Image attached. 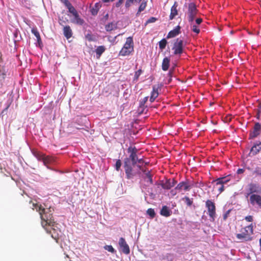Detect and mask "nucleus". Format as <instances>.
Returning <instances> with one entry per match:
<instances>
[{
    "mask_svg": "<svg viewBox=\"0 0 261 261\" xmlns=\"http://www.w3.org/2000/svg\"><path fill=\"white\" fill-rule=\"evenodd\" d=\"M33 209H35L39 213L42 220V226L45 228L47 232L51 234L53 238L56 239L57 237L56 236H54V233L55 231V226L56 224L53 219L52 214L48 213L41 205L38 203L33 204Z\"/></svg>",
    "mask_w": 261,
    "mask_h": 261,
    "instance_id": "obj_1",
    "label": "nucleus"
},
{
    "mask_svg": "<svg viewBox=\"0 0 261 261\" xmlns=\"http://www.w3.org/2000/svg\"><path fill=\"white\" fill-rule=\"evenodd\" d=\"M254 226L252 223L245 227L242 228L240 233H237L236 237L241 242H247L252 240V235L253 233Z\"/></svg>",
    "mask_w": 261,
    "mask_h": 261,
    "instance_id": "obj_2",
    "label": "nucleus"
},
{
    "mask_svg": "<svg viewBox=\"0 0 261 261\" xmlns=\"http://www.w3.org/2000/svg\"><path fill=\"white\" fill-rule=\"evenodd\" d=\"M134 41L132 37H128L126 38V41L119 51V55L121 56H129L134 51Z\"/></svg>",
    "mask_w": 261,
    "mask_h": 261,
    "instance_id": "obj_3",
    "label": "nucleus"
},
{
    "mask_svg": "<svg viewBox=\"0 0 261 261\" xmlns=\"http://www.w3.org/2000/svg\"><path fill=\"white\" fill-rule=\"evenodd\" d=\"M187 9L185 14L187 17L188 21L190 23H193L198 13V10L197 8L196 4L193 2L188 4Z\"/></svg>",
    "mask_w": 261,
    "mask_h": 261,
    "instance_id": "obj_4",
    "label": "nucleus"
},
{
    "mask_svg": "<svg viewBox=\"0 0 261 261\" xmlns=\"http://www.w3.org/2000/svg\"><path fill=\"white\" fill-rule=\"evenodd\" d=\"M205 206L207 210V214L211 221L214 222L216 216V208L215 203L211 200H207L205 202Z\"/></svg>",
    "mask_w": 261,
    "mask_h": 261,
    "instance_id": "obj_5",
    "label": "nucleus"
},
{
    "mask_svg": "<svg viewBox=\"0 0 261 261\" xmlns=\"http://www.w3.org/2000/svg\"><path fill=\"white\" fill-rule=\"evenodd\" d=\"M127 152L129 153V158H126L127 159V163L129 161H131L133 166H135L137 163L138 152V149L136 147L130 146L127 149Z\"/></svg>",
    "mask_w": 261,
    "mask_h": 261,
    "instance_id": "obj_6",
    "label": "nucleus"
},
{
    "mask_svg": "<svg viewBox=\"0 0 261 261\" xmlns=\"http://www.w3.org/2000/svg\"><path fill=\"white\" fill-rule=\"evenodd\" d=\"M183 40L179 38H177L173 44L172 50H173V54L175 55H180L183 53Z\"/></svg>",
    "mask_w": 261,
    "mask_h": 261,
    "instance_id": "obj_7",
    "label": "nucleus"
},
{
    "mask_svg": "<svg viewBox=\"0 0 261 261\" xmlns=\"http://www.w3.org/2000/svg\"><path fill=\"white\" fill-rule=\"evenodd\" d=\"M248 187L247 196L255 194L254 193L261 194V187L258 184L251 182L248 185Z\"/></svg>",
    "mask_w": 261,
    "mask_h": 261,
    "instance_id": "obj_8",
    "label": "nucleus"
},
{
    "mask_svg": "<svg viewBox=\"0 0 261 261\" xmlns=\"http://www.w3.org/2000/svg\"><path fill=\"white\" fill-rule=\"evenodd\" d=\"M177 183L176 180L173 179H167L165 182L161 181L160 185L161 187L165 190H169L171 188L173 187Z\"/></svg>",
    "mask_w": 261,
    "mask_h": 261,
    "instance_id": "obj_9",
    "label": "nucleus"
},
{
    "mask_svg": "<svg viewBox=\"0 0 261 261\" xmlns=\"http://www.w3.org/2000/svg\"><path fill=\"white\" fill-rule=\"evenodd\" d=\"M249 201L253 206H257L261 208V196L258 194H252L250 196Z\"/></svg>",
    "mask_w": 261,
    "mask_h": 261,
    "instance_id": "obj_10",
    "label": "nucleus"
},
{
    "mask_svg": "<svg viewBox=\"0 0 261 261\" xmlns=\"http://www.w3.org/2000/svg\"><path fill=\"white\" fill-rule=\"evenodd\" d=\"M119 245L121 249L122 252L125 254H128L130 253L129 246L127 244L125 240L121 237L119 239Z\"/></svg>",
    "mask_w": 261,
    "mask_h": 261,
    "instance_id": "obj_11",
    "label": "nucleus"
},
{
    "mask_svg": "<svg viewBox=\"0 0 261 261\" xmlns=\"http://www.w3.org/2000/svg\"><path fill=\"white\" fill-rule=\"evenodd\" d=\"M124 168L125 169L126 178L127 179L132 178L135 175V174L133 172V169L132 167L129 165L128 163H127V159L124 160Z\"/></svg>",
    "mask_w": 261,
    "mask_h": 261,
    "instance_id": "obj_12",
    "label": "nucleus"
},
{
    "mask_svg": "<svg viewBox=\"0 0 261 261\" xmlns=\"http://www.w3.org/2000/svg\"><path fill=\"white\" fill-rule=\"evenodd\" d=\"M261 150V142L255 143L251 147L249 155L253 156L257 154Z\"/></svg>",
    "mask_w": 261,
    "mask_h": 261,
    "instance_id": "obj_13",
    "label": "nucleus"
},
{
    "mask_svg": "<svg viewBox=\"0 0 261 261\" xmlns=\"http://www.w3.org/2000/svg\"><path fill=\"white\" fill-rule=\"evenodd\" d=\"M178 3L177 2H175L173 4V5L171 7V12L169 16V18L170 20H172L177 14V7H178Z\"/></svg>",
    "mask_w": 261,
    "mask_h": 261,
    "instance_id": "obj_14",
    "label": "nucleus"
},
{
    "mask_svg": "<svg viewBox=\"0 0 261 261\" xmlns=\"http://www.w3.org/2000/svg\"><path fill=\"white\" fill-rule=\"evenodd\" d=\"M260 130V124L258 122L256 123L254 126L253 132L250 134V137L251 138L256 137L259 135Z\"/></svg>",
    "mask_w": 261,
    "mask_h": 261,
    "instance_id": "obj_15",
    "label": "nucleus"
},
{
    "mask_svg": "<svg viewBox=\"0 0 261 261\" xmlns=\"http://www.w3.org/2000/svg\"><path fill=\"white\" fill-rule=\"evenodd\" d=\"M180 27L179 25H177V27H175V29H174L173 30L170 31L168 33L167 36V38L169 39L176 36L180 33Z\"/></svg>",
    "mask_w": 261,
    "mask_h": 261,
    "instance_id": "obj_16",
    "label": "nucleus"
},
{
    "mask_svg": "<svg viewBox=\"0 0 261 261\" xmlns=\"http://www.w3.org/2000/svg\"><path fill=\"white\" fill-rule=\"evenodd\" d=\"M176 189H178V192H180L182 190H184L185 191H187L190 190V186L187 182L182 181L177 185Z\"/></svg>",
    "mask_w": 261,
    "mask_h": 261,
    "instance_id": "obj_17",
    "label": "nucleus"
},
{
    "mask_svg": "<svg viewBox=\"0 0 261 261\" xmlns=\"http://www.w3.org/2000/svg\"><path fill=\"white\" fill-rule=\"evenodd\" d=\"M158 89V86L155 85L153 86L152 91L151 92V96L149 99V100L151 102H153L155 100V98L158 97L159 95Z\"/></svg>",
    "mask_w": 261,
    "mask_h": 261,
    "instance_id": "obj_18",
    "label": "nucleus"
},
{
    "mask_svg": "<svg viewBox=\"0 0 261 261\" xmlns=\"http://www.w3.org/2000/svg\"><path fill=\"white\" fill-rule=\"evenodd\" d=\"M63 34L67 39H69L72 37V32L70 26L66 25L64 27Z\"/></svg>",
    "mask_w": 261,
    "mask_h": 261,
    "instance_id": "obj_19",
    "label": "nucleus"
},
{
    "mask_svg": "<svg viewBox=\"0 0 261 261\" xmlns=\"http://www.w3.org/2000/svg\"><path fill=\"white\" fill-rule=\"evenodd\" d=\"M171 210L166 205L163 206L160 211V214L166 217H169L171 215Z\"/></svg>",
    "mask_w": 261,
    "mask_h": 261,
    "instance_id": "obj_20",
    "label": "nucleus"
},
{
    "mask_svg": "<svg viewBox=\"0 0 261 261\" xmlns=\"http://www.w3.org/2000/svg\"><path fill=\"white\" fill-rule=\"evenodd\" d=\"M101 7V4L100 2L95 3L94 6L90 9V12L91 14L93 15H97L99 9Z\"/></svg>",
    "mask_w": 261,
    "mask_h": 261,
    "instance_id": "obj_21",
    "label": "nucleus"
},
{
    "mask_svg": "<svg viewBox=\"0 0 261 261\" xmlns=\"http://www.w3.org/2000/svg\"><path fill=\"white\" fill-rule=\"evenodd\" d=\"M230 180V175H228L227 176L222 177L218 178L216 179V181H217V184H222L223 186L224 184H226L228 181Z\"/></svg>",
    "mask_w": 261,
    "mask_h": 261,
    "instance_id": "obj_22",
    "label": "nucleus"
},
{
    "mask_svg": "<svg viewBox=\"0 0 261 261\" xmlns=\"http://www.w3.org/2000/svg\"><path fill=\"white\" fill-rule=\"evenodd\" d=\"M170 59L166 57L163 59L162 64V68L164 71H167L169 67Z\"/></svg>",
    "mask_w": 261,
    "mask_h": 261,
    "instance_id": "obj_23",
    "label": "nucleus"
},
{
    "mask_svg": "<svg viewBox=\"0 0 261 261\" xmlns=\"http://www.w3.org/2000/svg\"><path fill=\"white\" fill-rule=\"evenodd\" d=\"M6 76V73L3 65H0V88L2 87Z\"/></svg>",
    "mask_w": 261,
    "mask_h": 261,
    "instance_id": "obj_24",
    "label": "nucleus"
},
{
    "mask_svg": "<svg viewBox=\"0 0 261 261\" xmlns=\"http://www.w3.org/2000/svg\"><path fill=\"white\" fill-rule=\"evenodd\" d=\"M73 16H74V20H73L72 21V22L75 23L76 24H81V25H82L84 23V20L82 19V18H81L78 13H76L75 14H74Z\"/></svg>",
    "mask_w": 261,
    "mask_h": 261,
    "instance_id": "obj_25",
    "label": "nucleus"
},
{
    "mask_svg": "<svg viewBox=\"0 0 261 261\" xmlns=\"http://www.w3.org/2000/svg\"><path fill=\"white\" fill-rule=\"evenodd\" d=\"M105 50L106 48L104 46H98L95 50L97 58H99L102 53L105 52Z\"/></svg>",
    "mask_w": 261,
    "mask_h": 261,
    "instance_id": "obj_26",
    "label": "nucleus"
},
{
    "mask_svg": "<svg viewBox=\"0 0 261 261\" xmlns=\"http://www.w3.org/2000/svg\"><path fill=\"white\" fill-rule=\"evenodd\" d=\"M33 154L39 161H42L45 154L37 150H33Z\"/></svg>",
    "mask_w": 261,
    "mask_h": 261,
    "instance_id": "obj_27",
    "label": "nucleus"
},
{
    "mask_svg": "<svg viewBox=\"0 0 261 261\" xmlns=\"http://www.w3.org/2000/svg\"><path fill=\"white\" fill-rule=\"evenodd\" d=\"M42 161L45 165H47V164H49L54 161V158L50 156H46L44 155Z\"/></svg>",
    "mask_w": 261,
    "mask_h": 261,
    "instance_id": "obj_28",
    "label": "nucleus"
},
{
    "mask_svg": "<svg viewBox=\"0 0 261 261\" xmlns=\"http://www.w3.org/2000/svg\"><path fill=\"white\" fill-rule=\"evenodd\" d=\"M142 0H126L125 6L126 8L130 7L132 4H137L141 2Z\"/></svg>",
    "mask_w": 261,
    "mask_h": 261,
    "instance_id": "obj_29",
    "label": "nucleus"
},
{
    "mask_svg": "<svg viewBox=\"0 0 261 261\" xmlns=\"http://www.w3.org/2000/svg\"><path fill=\"white\" fill-rule=\"evenodd\" d=\"M146 6H147V2L143 1L139 7V9H138V12H137L136 15H139L141 12H142L143 11H144L145 9Z\"/></svg>",
    "mask_w": 261,
    "mask_h": 261,
    "instance_id": "obj_30",
    "label": "nucleus"
},
{
    "mask_svg": "<svg viewBox=\"0 0 261 261\" xmlns=\"http://www.w3.org/2000/svg\"><path fill=\"white\" fill-rule=\"evenodd\" d=\"M116 28V24L114 22L109 23L106 25L105 29L107 31H111Z\"/></svg>",
    "mask_w": 261,
    "mask_h": 261,
    "instance_id": "obj_31",
    "label": "nucleus"
},
{
    "mask_svg": "<svg viewBox=\"0 0 261 261\" xmlns=\"http://www.w3.org/2000/svg\"><path fill=\"white\" fill-rule=\"evenodd\" d=\"M214 182L215 183L214 188L219 191V193H222L224 190V186L222 184H217V181H216V179L214 181Z\"/></svg>",
    "mask_w": 261,
    "mask_h": 261,
    "instance_id": "obj_32",
    "label": "nucleus"
},
{
    "mask_svg": "<svg viewBox=\"0 0 261 261\" xmlns=\"http://www.w3.org/2000/svg\"><path fill=\"white\" fill-rule=\"evenodd\" d=\"M167 44V41L166 40V39H162L159 42V48L162 50L163 49H165L166 47V46Z\"/></svg>",
    "mask_w": 261,
    "mask_h": 261,
    "instance_id": "obj_33",
    "label": "nucleus"
},
{
    "mask_svg": "<svg viewBox=\"0 0 261 261\" xmlns=\"http://www.w3.org/2000/svg\"><path fill=\"white\" fill-rule=\"evenodd\" d=\"M32 33L37 38V41L39 43L41 41V37L39 34V33L37 31L36 29H32L31 30Z\"/></svg>",
    "mask_w": 261,
    "mask_h": 261,
    "instance_id": "obj_34",
    "label": "nucleus"
},
{
    "mask_svg": "<svg viewBox=\"0 0 261 261\" xmlns=\"http://www.w3.org/2000/svg\"><path fill=\"white\" fill-rule=\"evenodd\" d=\"M252 175L261 177V167L258 166L255 167L254 170L252 172Z\"/></svg>",
    "mask_w": 261,
    "mask_h": 261,
    "instance_id": "obj_35",
    "label": "nucleus"
},
{
    "mask_svg": "<svg viewBox=\"0 0 261 261\" xmlns=\"http://www.w3.org/2000/svg\"><path fill=\"white\" fill-rule=\"evenodd\" d=\"M66 7L68 8V11L73 15L77 13V11L75 10L74 7L72 6L71 3L67 6Z\"/></svg>",
    "mask_w": 261,
    "mask_h": 261,
    "instance_id": "obj_36",
    "label": "nucleus"
},
{
    "mask_svg": "<svg viewBox=\"0 0 261 261\" xmlns=\"http://www.w3.org/2000/svg\"><path fill=\"white\" fill-rule=\"evenodd\" d=\"M182 199L184 200H185V203H186V204L188 206H190L192 205L193 204V199H190L189 197L188 196H185V197H184L182 198Z\"/></svg>",
    "mask_w": 261,
    "mask_h": 261,
    "instance_id": "obj_37",
    "label": "nucleus"
},
{
    "mask_svg": "<svg viewBox=\"0 0 261 261\" xmlns=\"http://www.w3.org/2000/svg\"><path fill=\"white\" fill-rule=\"evenodd\" d=\"M146 178L145 180L147 182H149L150 184H152L153 183L152 175L150 173V171H147L146 173Z\"/></svg>",
    "mask_w": 261,
    "mask_h": 261,
    "instance_id": "obj_38",
    "label": "nucleus"
},
{
    "mask_svg": "<svg viewBox=\"0 0 261 261\" xmlns=\"http://www.w3.org/2000/svg\"><path fill=\"white\" fill-rule=\"evenodd\" d=\"M147 214L151 218H153L155 216V213L153 208H150L147 210Z\"/></svg>",
    "mask_w": 261,
    "mask_h": 261,
    "instance_id": "obj_39",
    "label": "nucleus"
},
{
    "mask_svg": "<svg viewBox=\"0 0 261 261\" xmlns=\"http://www.w3.org/2000/svg\"><path fill=\"white\" fill-rule=\"evenodd\" d=\"M122 163L120 160H117L116 161L115 165V168L116 170L117 171H119L120 169Z\"/></svg>",
    "mask_w": 261,
    "mask_h": 261,
    "instance_id": "obj_40",
    "label": "nucleus"
},
{
    "mask_svg": "<svg viewBox=\"0 0 261 261\" xmlns=\"http://www.w3.org/2000/svg\"><path fill=\"white\" fill-rule=\"evenodd\" d=\"M104 248L106 250H107V251H108L109 252H110L111 253H115L116 252V251L114 249V248L111 245H106L104 247Z\"/></svg>",
    "mask_w": 261,
    "mask_h": 261,
    "instance_id": "obj_41",
    "label": "nucleus"
},
{
    "mask_svg": "<svg viewBox=\"0 0 261 261\" xmlns=\"http://www.w3.org/2000/svg\"><path fill=\"white\" fill-rule=\"evenodd\" d=\"M192 23H191V24L192 25V26H191L192 31L193 32H194V33H196L197 34H199L200 32V30L198 28V27L195 24L192 25Z\"/></svg>",
    "mask_w": 261,
    "mask_h": 261,
    "instance_id": "obj_42",
    "label": "nucleus"
},
{
    "mask_svg": "<svg viewBox=\"0 0 261 261\" xmlns=\"http://www.w3.org/2000/svg\"><path fill=\"white\" fill-rule=\"evenodd\" d=\"M142 73V70L141 69H140L138 71H136L135 76H134V81H137L139 79V77L140 76V75Z\"/></svg>",
    "mask_w": 261,
    "mask_h": 261,
    "instance_id": "obj_43",
    "label": "nucleus"
},
{
    "mask_svg": "<svg viewBox=\"0 0 261 261\" xmlns=\"http://www.w3.org/2000/svg\"><path fill=\"white\" fill-rule=\"evenodd\" d=\"M68 21V20L67 18H65V20L63 19V17L62 18H59V23L62 26L64 27V24Z\"/></svg>",
    "mask_w": 261,
    "mask_h": 261,
    "instance_id": "obj_44",
    "label": "nucleus"
},
{
    "mask_svg": "<svg viewBox=\"0 0 261 261\" xmlns=\"http://www.w3.org/2000/svg\"><path fill=\"white\" fill-rule=\"evenodd\" d=\"M178 192V189H176V187L174 189H173L170 191V193L172 196H174L177 194V193Z\"/></svg>",
    "mask_w": 261,
    "mask_h": 261,
    "instance_id": "obj_45",
    "label": "nucleus"
},
{
    "mask_svg": "<svg viewBox=\"0 0 261 261\" xmlns=\"http://www.w3.org/2000/svg\"><path fill=\"white\" fill-rule=\"evenodd\" d=\"M245 219L248 222H252L253 220V217L252 216L249 215L245 217Z\"/></svg>",
    "mask_w": 261,
    "mask_h": 261,
    "instance_id": "obj_46",
    "label": "nucleus"
},
{
    "mask_svg": "<svg viewBox=\"0 0 261 261\" xmlns=\"http://www.w3.org/2000/svg\"><path fill=\"white\" fill-rule=\"evenodd\" d=\"M156 18L154 17H151L149 19H148L146 22V23H152L155 22L156 20Z\"/></svg>",
    "mask_w": 261,
    "mask_h": 261,
    "instance_id": "obj_47",
    "label": "nucleus"
},
{
    "mask_svg": "<svg viewBox=\"0 0 261 261\" xmlns=\"http://www.w3.org/2000/svg\"><path fill=\"white\" fill-rule=\"evenodd\" d=\"M148 97H145L140 102V106H143L148 100Z\"/></svg>",
    "mask_w": 261,
    "mask_h": 261,
    "instance_id": "obj_48",
    "label": "nucleus"
},
{
    "mask_svg": "<svg viewBox=\"0 0 261 261\" xmlns=\"http://www.w3.org/2000/svg\"><path fill=\"white\" fill-rule=\"evenodd\" d=\"M229 213H230V210H228L223 215V218L224 220H226V219L227 218V217L229 214Z\"/></svg>",
    "mask_w": 261,
    "mask_h": 261,
    "instance_id": "obj_49",
    "label": "nucleus"
},
{
    "mask_svg": "<svg viewBox=\"0 0 261 261\" xmlns=\"http://www.w3.org/2000/svg\"><path fill=\"white\" fill-rule=\"evenodd\" d=\"M62 3H63L66 7L69 5L70 3L68 0H60Z\"/></svg>",
    "mask_w": 261,
    "mask_h": 261,
    "instance_id": "obj_50",
    "label": "nucleus"
},
{
    "mask_svg": "<svg viewBox=\"0 0 261 261\" xmlns=\"http://www.w3.org/2000/svg\"><path fill=\"white\" fill-rule=\"evenodd\" d=\"M195 22L196 24H200L202 22V19L201 18H198L196 19Z\"/></svg>",
    "mask_w": 261,
    "mask_h": 261,
    "instance_id": "obj_51",
    "label": "nucleus"
},
{
    "mask_svg": "<svg viewBox=\"0 0 261 261\" xmlns=\"http://www.w3.org/2000/svg\"><path fill=\"white\" fill-rule=\"evenodd\" d=\"M122 0H119L115 4L116 7H119L123 3Z\"/></svg>",
    "mask_w": 261,
    "mask_h": 261,
    "instance_id": "obj_52",
    "label": "nucleus"
},
{
    "mask_svg": "<svg viewBox=\"0 0 261 261\" xmlns=\"http://www.w3.org/2000/svg\"><path fill=\"white\" fill-rule=\"evenodd\" d=\"M244 169H243L240 168L237 170L238 174H242V173H244Z\"/></svg>",
    "mask_w": 261,
    "mask_h": 261,
    "instance_id": "obj_53",
    "label": "nucleus"
},
{
    "mask_svg": "<svg viewBox=\"0 0 261 261\" xmlns=\"http://www.w3.org/2000/svg\"><path fill=\"white\" fill-rule=\"evenodd\" d=\"M137 163H138L139 164L143 163H144V160H143V159H139V158H138Z\"/></svg>",
    "mask_w": 261,
    "mask_h": 261,
    "instance_id": "obj_54",
    "label": "nucleus"
},
{
    "mask_svg": "<svg viewBox=\"0 0 261 261\" xmlns=\"http://www.w3.org/2000/svg\"><path fill=\"white\" fill-rule=\"evenodd\" d=\"M258 113H261V102H260L258 106Z\"/></svg>",
    "mask_w": 261,
    "mask_h": 261,
    "instance_id": "obj_55",
    "label": "nucleus"
},
{
    "mask_svg": "<svg viewBox=\"0 0 261 261\" xmlns=\"http://www.w3.org/2000/svg\"><path fill=\"white\" fill-rule=\"evenodd\" d=\"M172 71L171 70H170L168 73V75L170 77V79L169 80V82L171 81V76H172Z\"/></svg>",
    "mask_w": 261,
    "mask_h": 261,
    "instance_id": "obj_56",
    "label": "nucleus"
},
{
    "mask_svg": "<svg viewBox=\"0 0 261 261\" xmlns=\"http://www.w3.org/2000/svg\"><path fill=\"white\" fill-rule=\"evenodd\" d=\"M103 3H108L110 2H113L115 0H102Z\"/></svg>",
    "mask_w": 261,
    "mask_h": 261,
    "instance_id": "obj_57",
    "label": "nucleus"
},
{
    "mask_svg": "<svg viewBox=\"0 0 261 261\" xmlns=\"http://www.w3.org/2000/svg\"><path fill=\"white\" fill-rule=\"evenodd\" d=\"M141 171L146 175V173L148 171L146 170L145 168H142Z\"/></svg>",
    "mask_w": 261,
    "mask_h": 261,
    "instance_id": "obj_58",
    "label": "nucleus"
},
{
    "mask_svg": "<svg viewBox=\"0 0 261 261\" xmlns=\"http://www.w3.org/2000/svg\"><path fill=\"white\" fill-rule=\"evenodd\" d=\"M137 167H138V168L140 170H141L142 169V168H142L140 165H137Z\"/></svg>",
    "mask_w": 261,
    "mask_h": 261,
    "instance_id": "obj_59",
    "label": "nucleus"
},
{
    "mask_svg": "<svg viewBox=\"0 0 261 261\" xmlns=\"http://www.w3.org/2000/svg\"><path fill=\"white\" fill-rule=\"evenodd\" d=\"M259 245H260V250L261 251V238L259 239Z\"/></svg>",
    "mask_w": 261,
    "mask_h": 261,
    "instance_id": "obj_60",
    "label": "nucleus"
},
{
    "mask_svg": "<svg viewBox=\"0 0 261 261\" xmlns=\"http://www.w3.org/2000/svg\"><path fill=\"white\" fill-rule=\"evenodd\" d=\"M246 168H247L248 170H250H250H251V169H251L250 167H246Z\"/></svg>",
    "mask_w": 261,
    "mask_h": 261,
    "instance_id": "obj_61",
    "label": "nucleus"
}]
</instances>
